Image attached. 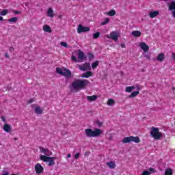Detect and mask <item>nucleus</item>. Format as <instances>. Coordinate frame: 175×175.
<instances>
[{"label":"nucleus","instance_id":"nucleus-34","mask_svg":"<svg viewBox=\"0 0 175 175\" xmlns=\"http://www.w3.org/2000/svg\"><path fill=\"white\" fill-rule=\"evenodd\" d=\"M99 36H100V33H99V32H96L93 34V38L94 39H98V38H99Z\"/></svg>","mask_w":175,"mask_h":175},{"label":"nucleus","instance_id":"nucleus-37","mask_svg":"<svg viewBox=\"0 0 175 175\" xmlns=\"http://www.w3.org/2000/svg\"><path fill=\"white\" fill-rule=\"evenodd\" d=\"M61 46H62V47H65L66 49H68V44L65 42H62Z\"/></svg>","mask_w":175,"mask_h":175},{"label":"nucleus","instance_id":"nucleus-14","mask_svg":"<svg viewBox=\"0 0 175 175\" xmlns=\"http://www.w3.org/2000/svg\"><path fill=\"white\" fill-rule=\"evenodd\" d=\"M46 16H48V17H50L51 18H54V16H55V14H54V10H53V8H48V10H46Z\"/></svg>","mask_w":175,"mask_h":175},{"label":"nucleus","instance_id":"nucleus-13","mask_svg":"<svg viewBox=\"0 0 175 175\" xmlns=\"http://www.w3.org/2000/svg\"><path fill=\"white\" fill-rule=\"evenodd\" d=\"M139 46L144 53H147V51L150 50V46H148V45H147L146 42H139Z\"/></svg>","mask_w":175,"mask_h":175},{"label":"nucleus","instance_id":"nucleus-20","mask_svg":"<svg viewBox=\"0 0 175 175\" xmlns=\"http://www.w3.org/2000/svg\"><path fill=\"white\" fill-rule=\"evenodd\" d=\"M107 166L109 167V169H116V162L114 161H109L107 163Z\"/></svg>","mask_w":175,"mask_h":175},{"label":"nucleus","instance_id":"nucleus-38","mask_svg":"<svg viewBox=\"0 0 175 175\" xmlns=\"http://www.w3.org/2000/svg\"><path fill=\"white\" fill-rule=\"evenodd\" d=\"M96 125H98V126H102V125H103V122H102L99 120L96 121Z\"/></svg>","mask_w":175,"mask_h":175},{"label":"nucleus","instance_id":"nucleus-9","mask_svg":"<svg viewBox=\"0 0 175 175\" xmlns=\"http://www.w3.org/2000/svg\"><path fill=\"white\" fill-rule=\"evenodd\" d=\"M40 152H42V154H44L45 157H51V155H53V152L43 147H40ZM41 155H43V154H41Z\"/></svg>","mask_w":175,"mask_h":175},{"label":"nucleus","instance_id":"nucleus-4","mask_svg":"<svg viewBox=\"0 0 175 175\" xmlns=\"http://www.w3.org/2000/svg\"><path fill=\"white\" fill-rule=\"evenodd\" d=\"M150 135L154 140H160L163 137V133L159 132V129L157 127H152L150 129Z\"/></svg>","mask_w":175,"mask_h":175},{"label":"nucleus","instance_id":"nucleus-51","mask_svg":"<svg viewBox=\"0 0 175 175\" xmlns=\"http://www.w3.org/2000/svg\"><path fill=\"white\" fill-rule=\"evenodd\" d=\"M173 92H175V88H172Z\"/></svg>","mask_w":175,"mask_h":175},{"label":"nucleus","instance_id":"nucleus-5","mask_svg":"<svg viewBox=\"0 0 175 175\" xmlns=\"http://www.w3.org/2000/svg\"><path fill=\"white\" fill-rule=\"evenodd\" d=\"M40 159L43 162H46L48 163V166H54V165H55V159H57V157L40 155Z\"/></svg>","mask_w":175,"mask_h":175},{"label":"nucleus","instance_id":"nucleus-25","mask_svg":"<svg viewBox=\"0 0 175 175\" xmlns=\"http://www.w3.org/2000/svg\"><path fill=\"white\" fill-rule=\"evenodd\" d=\"M165 175H173V170L172 168L165 169Z\"/></svg>","mask_w":175,"mask_h":175},{"label":"nucleus","instance_id":"nucleus-18","mask_svg":"<svg viewBox=\"0 0 175 175\" xmlns=\"http://www.w3.org/2000/svg\"><path fill=\"white\" fill-rule=\"evenodd\" d=\"M92 72L88 71L86 72H84L81 77H83V79H88V77H91L92 76Z\"/></svg>","mask_w":175,"mask_h":175},{"label":"nucleus","instance_id":"nucleus-36","mask_svg":"<svg viewBox=\"0 0 175 175\" xmlns=\"http://www.w3.org/2000/svg\"><path fill=\"white\" fill-rule=\"evenodd\" d=\"M134 87L135 89L137 90V91H140V90H142V88H143V87L139 84L134 85Z\"/></svg>","mask_w":175,"mask_h":175},{"label":"nucleus","instance_id":"nucleus-47","mask_svg":"<svg viewBox=\"0 0 175 175\" xmlns=\"http://www.w3.org/2000/svg\"><path fill=\"white\" fill-rule=\"evenodd\" d=\"M5 58H9V54L5 53Z\"/></svg>","mask_w":175,"mask_h":175},{"label":"nucleus","instance_id":"nucleus-29","mask_svg":"<svg viewBox=\"0 0 175 175\" xmlns=\"http://www.w3.org/2000/svg\"><path fill=\"white\" fill-rule=\"evenodd\" d=\"M18 21V18H17V17H13L8 20V21H9V23H10V24H12L13 23H17Z\"/></svg>","mask_w":175,"mask_h":175},{"label":"nucleus","instance_id":"nucleus-28","mask_svg":"<svg viewBox=\"0 0 175 175\" xmlns=\"http://www.w3.org/2000/svg\"><path fill=\"white\" fill-rule=\"evenodd\" d=\"M64 69L65 68H61L59 67H57L56 68V72H57V73H58L59 75H62H62L64 74Z\"/></svg>","mask_w":175,"mask_h":175},{"label":"nucleus","instance_id":"nucleus-43","mask_svg":"<svg viewBox=\"0 0 175 175\" xmlns=\"http://www.w3.org/2000/svg\"><path fill=\"white\" fill-rule=\"evenodd\" d=\"M1 120H2L3 122H6V119H5V117L2 116Z\"/></svg>","mask_w":175,"mask_h":175},{"label":"nucleus","instance_id":"nucleus-45","mask_svg":"<svg viewBox=\"0 0 175 175\" xmlns=\"http://www.w3.org/2000/svg\"><path fill=\"white\" fill-rule=\"evenodd\" d=\"M172 58L174 59V61H175V53H172Z\"/></svg>","mask_w":175,"mask_h":175},{"label":"nucleus","instance_id":"nucleus-2","mask_svg":"<svg viewBox=\"0 0 175 175\" xmlns=\"http://www.w3.org/2000/svg\"><path fill=\"white\" fill-rule=\"evenodd\" d=\"M85 59V55L81 50L74 51L72 53L71 61L73 62H80Z\"/></svg>","mask_w":175,"mask_h":175},{"label":"nucleus","instance_id":"nucleus-44","mask_svg":"<svg viewBox=\"0 0 175 175\" xmlns=\"http://www.w3.org/2000/svg\"><path fill=\"white\" fill-rule=\"evenodd\" d=\"M120 46H121V47H122V49H125V44L122 43V44H120Z\"/></svg>","mask_w":175,"mask_h":175},{"label":"nucleus","instance_id":"nucleus-40","mask_svg":"<svg viewBox=\"0 0 175 175\" xmlns=\"http://www.w3.org/2000/svg\"><path fill=\"white\" fill-rule=\"evenodd\" d=\"M75 159H79V158H80V153H77L75 154V155L74 156Z\"/></svg>","mask_w":175,"mask_h":175},{"label":"nucleus","instance_id":"nucleus-24","mask_svg":"<svg viewBox=\"0 0 175 175\" xmlns=\"http://www.w3.org/2000/svg\"><path fill=\"white\" fill-rule=\"evenodd\" d=\"M43 31L44 32H49V33L52 32L51 27L47 25L43 26Z\"/></svg>","mask_w":175,"mask_h":175},{"label":"nucleus","instance_id":"nucleus-31","mask_svg":"<svg viewBox=\"0 0 175 175\" xmlns=\"http://www.w3.org/2000/svg\"><path fill=\"white\" fill-rule=\"evenodd\" d=\"M139 94V91L133 92L130 95V98H135V96H137Z\"/></svg>","mask_w":175,"mask_h":175},{"label":"nucleus","instance_id":"nucleus-35","mask_svg":"<svg viewBox=\"0 0 175 175\" xmlns=\"http://www.w3.org/2000/svg\"><path fill=\"white\" fill-rule=\"evenodd\" d=\"M109 21H110V19H109V18H106L105 21L101 23V25H106V24H108Z\"/></svg>","mask_w":175,"mask_h":175},{"label":"nucleus","instance_id":"nucleus-16","mask_svg":"<svg viewBox=\"0 0 175 175\" xmlns=\"http://www.w3.org/2000/svg\"><path fill=\"white\" fill-rule=\"evenodd\" d=\"M3 131H5V132L9 133V132L12 131V126H10V124H5L3 126Z\"/></svg>","mask_w":175,"mask_h":175},{"label":"nucleus","instance_id":"nucleus-21","mask_svg":"<svg viewBox=\"0 0 175 175\" xmlns=\"http://www.w3.org/2000/svg\"><path fill=\"white\" fill-rule=\"evenodd\" d=\"M36 114H43V109L40 106H37L35 107Z\"/></svg>","mask_w":175,"mask_h":175},{"label":"nucleus","instance_id":"nucleus-32","mask_svg":"<svg viewBox=\"0 0 175 175\" xmlns=\"http://www.w3.org/2000/svg\"><path fill=\"white\" fill-rule=\"evenodd\" d=\"M99 65V61H96L92 64V69H96V67H98Z\"/></svg>","mask_w":175,"mask_h":175},{"label":"nucleus","instance_id":"nucleus-1","mask_svg":"<svg viewBox=\"0 0 175 175\" xmlns=\"http://www.w3.org/2000/svg\"><path fill=\"white\" fill-rule=\"evenodd\" d=\"M90 85V82L87 79H77L74 81L72 83V88L75 91L79 92V91H81V90H84L85 87Z\"/></svg>","mask_w":175,"mask_h":175},{"label":"nucleus","instance_id":"nucleus-23","mask_svg":"<svg viewBox=\"0 0 175 175\" xmlns=\"http://www.w3.org/2000/svg\"><path fill=\"white\" fill-rule=\"evenodd\" d=\"M165 60V54L159 53L157 56V61L159 62H163Z\"/></svg>","mask_w":175,"mask_h":175},{"label":"nucleus","instance_id":"nucleus-49","mask_svg":"<svg viewBox=\"0 0 175 175\" xmlns=\"http://www.w3.org/2000/svg\"><path fill=\"white\" fill-rule=\"evenodd\" d=\"M0 21H3V17L0 16Z\"/></svg>","mask_w":175,"mask_h":175},{"label":"nucleus","instance_id":"nucleus-7","mask_svg":"<svg viewBox=\"0 0 175 175\" xmlns=\"http://www.w3.org/2000/svg\"><path fill=\"white\" fill-rule=\"evenodd\" d=\"M107 39H112V40H115L117 42L118 40V38L120 37V33L118 31H112L109 35L105 36Z\"/></svg>","mask_w":175,"mask_h":175},{"label":"nucleus","instance_id":"nucleus-39","mask_svg":"<svg viewBox=\"0 0 175 175\" xmlns=\"http://www.w3.org/2000/svg\"><path fill=\"white\" fill-rule=\"evenodd\" d=\"M89 59H94V55L92 53H88Z\"/></svg>","mask_w":175,"mask_h":175},{"label":"nucleus","instance_id":"nucleus-8","mask_svg":"<svg viewBox=\"0 0 175 175\" xmlns=\"http://www.w3.org/2000/svg\"><path fill=\"white\" fill-rule=\"evenodd\" d=\"M77 31V33L90 32V27L83 26V25H79Z\"/></svg>","mask_w":175,"mask_h":175},{"label":"nucleus","instance_id":"nucleus-17","mask_svg":"<svg viewBox=\"0 0 175 175\" xmlns=\"http://www.w3.org/2000/svg\"><path fill=\"white\" fill-rule=\"evenodd\" d=\"M62 76H65V77H70V76H72V72L68 69L64 68Z\"/></svg>","mask_w":175,"mask_h":175},{"label":"nucleus","instance_id":"nucleus-46","mask_svg":"<svg viewBox=\"0 0 175 175\" xmlns=\"http://www.w3.org/2000/svg\"><path fill=\"white\" fill-rule=\"evenodd\" d=\"M14 13L15 14H19L20 12L19 11H14Z\"/></svg>","mask_w":175,"mask_h":175},{"label":"nucleus","instance_id":"nucleus-41","mask_svg":"<svg viewBox=\"0 0 175 175\" xmlns=\"http://www.w3.org/2000/svg\"><path fill=\"white\" fill-rule=\"evenodd\" d=\"M146 58H147V59H150V58H151V56L150 55H145Z\"/></svg>","mask_w":175,"mask_h":175},{"label":"nucleus","instance_id":"nucleus-52","mask_svg":"<svg viewBox=\"0 0 175 175\" xmlns=\"http://www.w3.org/2000/svg\"><path fill=\"white\" fill-rule=\"evenodd\" d=\"M85 155H88V152H85Z\"/></svg>","mask_w":175,"mask_h":175},{"label":"nucleus","instance_id":"nucleus-27","mask_svg":"<svg viewBox=\"0 0 175 175\" xmlns=\"http://www.w3.org/2000/svg\"><path fill=\"white\" fill-rule=\"evenodd\" d=\"M107 105H108V106H114V105H116V101L111 98H109L107 103Z\"/></svg>","mask_w":175,"mask_h":175},{"label":"nucleus","instance_id":"nucleus-3","mask_svg":"<svg viewBox=\"0 0 175 175\" xmlns=\"http://www.w3.org/2000/svg\"><path fill=\"white\" fill-rule=\"evenodd\" d=\"M85 133L87 137H98L102 135V130L94 129L93 131L91 129H87L85 130Z\"/></svg>","mask_w":175,"mask_h":175},{"label":"nucleus","instance_id":"nucleus-26","mask_svg":"<svg viewBox=\"0 0 175 175\" xmlns=\"http://www.w3.org/2000/svg\"><path fill=\"white\" fill-rule=\"evenodd\" d=\"M133 90H135L134 86H127L125 88V92H132V91H133Z\"/></svg>","mask_w":175,"mask_h":175},{"label":"nucleus","instance_id":"nucleus-33","mask_svg":"<svg viewBox=\"0 0 175 175\" xmlns=\"http://www.w3.org/2000/svg\"><path fill=\"white\" fill-rule=\"evenodd\" d=\"M8 13H9V10H3L1 11L0 14H1V16H6V14H8Z\"/></svg>","mask_w":175,"mask_h":175},{"label":"nucleus","instance_id":"nucleus-22","mask_svg":"<svg viewBox=\"0 0 175 175\" xmlns=\"http://www.w3.org/2000/svg\"><path fill=\"white\" fill-rule=\"evenodd\" d=\"M96 99H98V96H96V95L88 96H87V100H88L89 102H94V100H95Z\"/></svg>","mask_w":175,"mask_h":175},{"label":"nucleus","instance_id":"nucleus-19","mask_svg":"<svg viewBox=\"0 0 175 175\" xmlns=\"http://www.w3.org/2000/svg\"><path fill=\"white\" fill-rule=\"evenodd\" d=\"M131 35L133 36H134L135 38H139L142 36V32H140V31H137V30L133 31L131 32Z\"/></svg>","mask_w":175,"mask_h":175},{"label":"nucleus","instance_id":"nucleus-6","mask_svg":"<svg viewBox=\"0 0 175 175\" xmlns=\"http://www.w3.org/2000/svg\"><path fill=\"white\" fill-rule=\"evenodd\" d=\"M122 142L124 144H126V143H132V142L133 143H140V138H139V137L129 136L123 138Z\"/></svg>","mask_w":175,"mask_h":175},{"label":"nucleus","instance_id":"nucleus-30","mask_svg":"<svg viewBox=\"0 0 175 175\" xmlns=\"http://www.w3.org/2000/svg\"><path fill=\"white\" fill-rule=\"evenodd\" d=\"M107 16H110L111 17H113V16H116V10H111L109 12L107 13Z\"/></svg>","mask_w":175,"mask_h":175},{"label":"nucleus","instance_id":"nucleus-42","mask_svg":"<svg viewBox=\"0 0 175 175\" xmlns=\"http://www.w3.org/2000/svg\"><path fill=\"white\" fill-rule=\"evenodd\" d=\"M33 100H34L33 98L30 99V100H29L28 103H29V104L33 103Z\"/></svg>","mask_w":175,"mask_h":175},{"label":"nucleus","instance_id":"nucleus-12","mask_svg":"<svg viewBox=\"0 0 175 175\" xmlns=\"http://www.w3.org/2000/svg\"><path fill=\"white\" fill-rule=\"evenodd\" d=\"M167 5H168L169 10H173L172 17L175 18V1H171L170 3H168Z\"/></svg>","mask_w":175,"mask_h":175},{"label":"nucleus","instance_id":"nucleus-48","mask_svg":"<svg viewBox=\"0 0 175 175\" xmlns=\"http://www.w3.org/2000/svg\"><path fill=\"white\" fill-rule=\"evenodd\" d=\"M72 157V154H68V155H67V158H70Z\"/></svg>","mask_w":175,"mask_h":175},{"label":"nucleus","instance_id":"nucleus-15","mask_svg":"<svg viewBox=\"0 0 175 175\" xmlns=\"http://www.w3.org/2000/svg\"><path fill=\"white\" fill-rule=\"evenodd\" d=\"M148 16L150 18H155V17L159 16V11H151L149 12Z\"/></svg>","mask_w":175,"mask_h":175},{"label":"nucleus","instance_id":"nucleus-11","mask_svg":"<svg viewBox=\"0 0 175 175\" xmlns=\"http://www.w3.org/2000/svg\"><path fill=\"white\" fill-rule=\"evenodd\" d=\"M34 169L37 174H42V173H43L44 170V168H43V166H42V165H40V163H39L36 164Z\"/></svg>","mask_w":175,"mask_h":175},{"label":"nucleus","instance_id":"nucleus-10","mask_svg":"<svg viewBox=\"0 0 175 175\" xmlns=\"http://www.w3.org/2000/svg\"><path fill=\"white\" fill-rule=\"evenodd\" d=\"M79 70L87 72V70H91V64L90 63H85L82 66H79Z\"/></svg>","mask_w":175,"mask_h":175},{"label":"nucleus","instance_id":"nucleus-53","mask_svg":"<svg viewBox=\"0 0 175 175\" xmlns=\"http://www.w3.org/2000/svg\"><path fill=\"white\" fill-rule=\"evenodd\" d=\"M164 1L166 2V1H169V0H164Z\"/></svg>","mask_w":175,"mask_h":175},{"label":"nucleus","instance_id":"nucleus-50","mask_svg":"<svg viewBox=\"0 0 175 175\" xmlns=\"http://www.w3.org/2000/svg\"><path fill=\"white\" fill-rule=\"evenodd\" d=\"M10 51H14V49L13 48H10Z\"/></svg>","mask_w":175,"mask_h":175}]
</instances>
